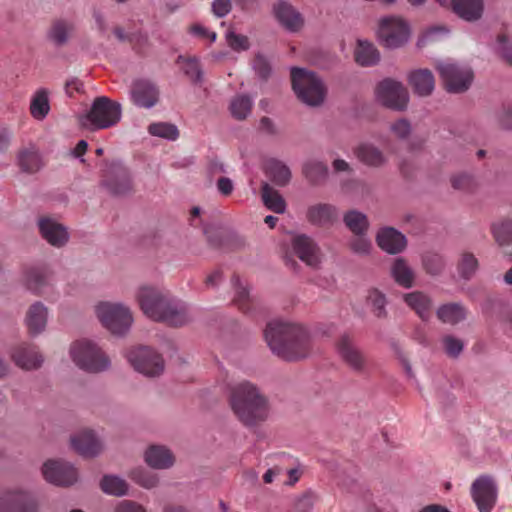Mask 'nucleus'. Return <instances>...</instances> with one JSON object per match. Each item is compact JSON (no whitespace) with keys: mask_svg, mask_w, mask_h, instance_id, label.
<instances>
[{"mask_svg":"<svg viewBox=\"0 0 512 512\" xmlns=\"http://www.w3.org/2000/svg\"><path fill=\"white\" fill-rule=\"evenodd\" d=\"M49 321V309L40 301L32 303L26 310L24 325L30 336L36 337L45 332Z\"/></svg>","mask_w":512,"mask_h":512,"instance_id":"nucleus-18","label":"nucleus"},{"mask_svg":"<svg viewBox=\"0 0 512 512\" xmlns=\"http://www.w3.org/2000/svg\"><path fill=\"white\" fill-rule=\"evenodd\" d=\"M253 104L252 97L246 94H238L230 100L229 111L233 118L244 120L251 114Z\"/></svg>","mask_w":512,"mask_h":512,"instance_id":"nucleus-37","label":"nucleus"},{"mask_svg":"<svg viewBox=\"0 0 512 512\" xmlns=\"http://www.w3.org/2000/svg\"><path fill=\"white\" fill-rule=\"evenodd\" d=\"M495 50L505 61L512 65V42L506 36L497 38Z\"/></svg>","mask_w":512,"mask_h":512,"instance_id":"nucleus-56","label":"nucleus"},{"mask_svg":"<svg viewBox=\"0 0 512 512\" xmlns=\"http://www.w3.org/2000/svg\"><path fill=\"white\" fill-rule=\"evenodd\" d=\"M253 69L261 78H266L271 72V66L268 59L261 55L257 54L253 60Z\"/></svg>","mask_w":512,"mask_h":512,"instance_id":"nucleus-58","label":"nucleus"},{"mask_svg":"<svg viewBox=\"0 0 512 512\" xmlns=\"http://www.w3.org/2000/svg\"><path fill=\"white\" fill-rule=\"evenodd\" d=\"M375 98L387 108L402 111L408 106L409 93L401 82L387 78L377 84Z\"/></svg>","mask_w":512,"mask_h":512,"instance_id":"nucleus-10","label":"nucleus"},{"mask_svg":"<svg viewBox=\"0 0 512 512\" xmlns=\"http://www.w3.org/2000/svg\"><path fill=\"white\" fill-rule=\"evenodd\" d=\"M226 41L228 46L234 51H246L250 47L249 39L247 36L237 34L232 30L227 31Z\"/></svg>","mask_w":512,"mask_h":512,"instance_id":"nucleus-53","label":"nucleus"},{"mask_svg":"<svg viewBox=\"0 0 512 512\" xmlns=\"http://www.w3.org/2000/svg\"><path fill=\"white\" fill-rule=\"evenodd\" d=\"M441 6L450 7L461 19L473 22L481 18L483 0H436Z\"/></svg>","mask_w":512,"mask_h":512,"instance_id":"nucleus-22","label":"nucleus"},{"mask_svg":"<svg viewBox=\"0 0 512 512\" xmlns=\"http://www.w3.org/2000/svg\"><path fill=\"white\" fill-rule=\"evenodd\" d=\"M218 192L223 196H228L234 190L233 181L227 177H220L216 182Z\"/></svg>","mask_w":512,"mask_h":512,"instance_id":"nucleus-62","label":"nucleus"},{"mask_svg":"<svg viewBox=\"0 0 512 512\" xmlns=\"http://www.w3.org/2000/svg\"><path fill=\"white\" fill-rule=\"evenodd\" d=\"M72 362L80 369L99 373L111 366V360L101 347L93 340L82 338L75 340L69 347Z\"/></svg>","mask_w":512,"mask_h":512,"instance_id":"nucleus-7","label":"nucleus"},{"mask_svg":"<svg viewBox=\"0 0 512 512\" xmlns=\"http://www.w3.org/2000/svg\"><path fill=\"white\" fill-rule=\"evenodd\" d=\"M261 197L264 205L277 214H283L286 211V202L282 195L273 189L268 183L262 185Z\"/></svg>","mask_w":512,"mask_h":512,"instance_id":"nucleus-38","label":"nucleus"},{"mask_svg":"<svg viewBox=\"0 0 512 512\" xmlns=\"http://www.w3.org/2000/svg\"><path fill=\"white\" fill-rule=\"evenodd\" d=\"M407 82L414 94L420 97L430 96L435 89L433 73L426 68H417L408 72Z\"/></svg>","mask_w":512,"mask_h":512,"instance_id":"nucleus-25","label":"nucleus"},{"mask_svg":"<svg viewBox=\"0 0 512 512\" xmlns=\"http://www.w3.org/2000/svg\"><path fill=\"white\" fill-rule=\"evenodd\" d=\"M50 110L49 100H48V93L46 90L41 89L38 90L30 104V112L31 115L38 120L44 119L48 112Z\"/></svg>","mask_w":512,"mask_h":512,"instance_id":"nucleus-40","label":"nucleus"},{"mask_svg":"<svg viewBox=\"0 0 512 512\" xmlns=\"http://www.w3.org/2000/svg\"><path fill=\"white\" fill-rule=\"evenodd\" d=\"M403 300L422 320L429 319L433 305L429 295L421 291H413L404 294Z\"/></svg>","mask_w":512,"mask_h":512,"instance_id":"nucleus-31","label":"nucleus"},{"mask_svg":"<svg viewBox=\"0 0 512 512\" xmlns=\"http://www.w3.org/2000/svg\"><path fill=\"white\" fill-rule=\"evenodd\" d=\"M37 228L42 239L54 248H62L70 240L68 228L53 217H39Z\"/></svg>","mask_w":512,"mask_h":512,"instance_id":"nucleus-15","label":"nucleus"},{"mask_svg":"<svg viewBox=\"0 0 512 512\" xmlns=\"http://www.w3.org/2000/svg\"><path fill=\"white\" fill-rule=\"evenodd\" d=\"M145 463L157 470H167L173 467L175 456L165 445L154 444L146 448L143 454Z\"/></svg>","mask_w":512,"mask_h":512,"instance_id":"nucleus-24","label":"nucleus"},{"mask_svg":"<svg viewBox=\"0 0 512 512\" xmlns=\"http://www.w3.org/2000/svg\"><path fill=\"white\" fill-rule=\"evenodd\" d=\"M354 59L362 67L375 66L380 62V52L372 42L358 39L354 48Z\"/></svg>","mask_w":512,"mask_h":512,"instance_id":"nucleus-30","label":"nucleus"},{"mask_svg":"<svg viewBox=\"0 0 512 512\" xmlns=\"http://www.w3.org/2000/svg\"><path fill=\"white\" fill-rule=\"evenodd\" d=\"M367 303L377 317L385 316L386 297L382 292L377 289L370 290L367 295Z\"/></svg>","mask_w":512,"mask_h":512,"instance_id":"nucleus-50","label":"nucleus"},{"mask_svg":"<svg viewBox=\"0 0 512 512\" xmlns=\"http://www.w3.org/2000/svg\"><path fill=\"white\" fill-rule=\"evenodd\" d=\"M493 235L501 246L512 243V220H504L493 225Z\"/></svg>","mask_w":512,"mask_h":512,"instance_id":"nucleus-48","label":"nucleus"},{"mask_svg":"<svg viewBox=\"0 0 512 512\" xmlns=\"http://www.w3.org/2000/svg\"><path fill=\"white\" fill-rule=\"evenodd\" d=\"M101 489L106 494L123 496L128 491V484L118 476L106 475L101 480Z\"/></svg>","mask_w":512,"mask_h":512,"instance_id":"nucleus-42","label":"nucleus"},{"mask_svg":"<svg viewBox=\"0 0 512 512\" xmlns=\"http://www.w3.org/2000/svg\"><path fill=\"white\" fill-rule=\"evenodd\" d=\"M423 266L427 273L438 275L444 268V260L440 255L429 254L423 258Z\"/></svg>","mask_w":512,"mask_h":512,"instance_id":"nucleus-54","label":"nucleus"},{"mask_svg":"<svg viewBox=\"0 0 512 512\" xmlns=\"http://www.w3.org/2000/svg\"><path fill=\"white\" fill-rule=\"evenodd\" d=\"M451 184L453 188L462 191H471L475 186L474 179L466 173L454 175L451 178Z\"/></svg>","mask_w":512,"mask_h":512,"instance_id":"nucleus-57","label":"nucleus"},{"mask_svg":"<svg viewBox=\"0 0 512 512\" xmlns=\"http://www.w3.org/2000/svg\"><path fill=\"white\" fill-rule=\"evenodd\" d=\"M305 177L313 184L325 180L328 174L327 166L318 160H308L303 166Z\"/></svg>","mask_w":512,"mask_h":512,"instance_id":"nucleus-41","label":"nucleus"},{"mask_svg":"<svg viewBox=\"0 0 512 512\" xmlns=\"http://www.w3.org/2000/svg\"><path fill=\"white\" fill-rule=\"evenodd\" d=\"M391 132L399 139H405L410 135L411 125L405 119H399L390 127Z\"/></svg>","mask_w":512,"mask_h":512,"instance_id":"nucleus-59","label":"nucleus"},{"mask_svg":"<svg viewBox=\"0 0 512 512\" xmlns=\"http://www.w3.org/2000/svg\"><path fill=\"white\" fill-rule=\"evenodd\" d=\"M50 272L40 265L24 267L21 273V283L29 291L38 294L49 284Z\"/></svg>","mask_w":512,"mask_h":512,"instance_id":"nucleus-26","label":"nucleus"},{"mask_svg":"<svg viewBox=\"0 0 512 512\" xmlns=\"http://www.w3.org/2000/svg\"><path fill=\"white\" fill-rule=\"evenodd\" d=\"M18 164L24 172L34 173L40 169L41 159L35 149H25L18 155Z\"/></svg>","mask_w":512,"mask_h":512,"instance_id":"nucleus-43","label":"nucleus"},{"mask_svg":"<svg viewBox=\"0 0 512 512\" xmlns=\"http://www.w3.org/2000/svg\"><path fill=\"white\" fill-rule=\"evenodd\" d=\"M343 221L347 228L354 234H366L369 222L366 215L357 210L348 211L344 217Z\"/></svg>","mask_w":512,"mask_h":512,"instance_id":"nucleus-39","label":"nucleus"},{"mask_svg":"<svg viewBox=\"0 0 512 512\" xmlns=\"http://www.w3.org/2000/svg\"><path fill=\"white\" fill-rule=\"evenodd\" d=\"M130 98L137 107L150 109L159 100V90L153 82L147 79H137L131 85Z\"/></svg>","mask_w":512,"mask_h":512,"instance_id":"nucleus-17","label":"nucleus"},{"mask_svg":"<svg viewBox=\"0 0 512 512\" xmlns=\"http://www.w3.org/2000/svg\"><path fill=\"white\" fill-rule=\"evenodd\" d=\"M441 342L445 354L450 358H458L464 350L463 340L454 335H445Z\"/></svg>","mask_w":512,"mask_h":512,"instance_id":"nucleus-49","label":"nucleus"},{"mask_svg":"<svg viewBox=\"0 0 512 512\" xmlns=\"http://www.w3.org/2000/svg\"><path fill=\"white\" fill-rule=\"evenodd\" d=\"M122 117L120 103L106 96L94 99L89 109L79 114L78 120L82 127L91 130L108 129L117 125Z\"/></svg>","mask_w":512,"mask_h":512,"instance_id":"nucleus-6","label":"nucleus"},{"mask_svg":"<svg viewBox=\"0 0 512 512\" xmlns=\"http://www.w3.org/2000/svg\"><path fill=\"white\" fill-rule=\"evenodd\" d=\"M137 301L143 313L154 321L164 322L170 326H182L191 320L187 305L158 287H139Z\"/></svg>","mask_w":512,"mask_h":512,"instance_id":"nucleus-3","label":"nucleus"},{"mask_svg":"<svg viewBox=\"0 0 512 512\" xmlns=\"http://www.w3.org/2000/svg\"><path fill=\"white\" fill-rule=\"evenodd\" d=\"M74 30V25L71 21L59 19L53 22L49 31L48 39L57 46L66 44Z\"/></svg>","mask_w":512,"mask_h":512,"instance_id":"nucleus-35","label":"nucleus"},{"mask_svg":"<svg viewBox=\"0 0 512 512\" xmlns=\"http://www.w3.org/2000/svg\"><path fill=\"white\" fill-rule=\"evenodd\" d=\"M292 250L299 259L306 265L317 267L321 261L320 251L314 240L305 235L300 234L292 238Z\"/></svg>","mask_w":512,"mask_h":512,"instance_id":"nucleus-20","label":"nucleus"},{"mask_svg":"<svg viewBox=\"0 0 512 512\" xmlns=\"http://www.w3.org/2000/svg\"><path fill=\"white\" fill-rule=\"evenodd\" d=\"M449 33V28L444 25L430 26L425 29L418 37L416 45L417 47L421 48L427 43L441 40L442 38L448 36Z\"/></svg>","mask_w":512,"mask_h":512,"instance_id":"nucleus-45","label":"nucleus"},{"mask_svg":"<svg viewBox=\"0 0 512 512\" xmlns=\"http://www.w3.org/2000/svg\"><path fill=\"white\" fill-rule=\"evenodd\" d=\"M497 485L486 475L478 477L471 485V497L479 512H491L497 501Z\"/></svg>","mask_w":512,"mask_h":512,"instance_id":"nucleus-14","label":"nucleus"},{"mask_svg":"<svg viewBox=\"0 0 512 512\" xmlns=\"http://www.w3.org/2000/svg\"><path fill=\"white\" fill-rule=\"evenodd\" d=\"M43 478L50 484L60 487L73 485L78 480L75 467L66 461L49 459L41 467Z\"/></svg>","mask_w":512,"mask_h":512,"instance_id":"nucleus-13","label":"nucleus"},{"mask_svg":"<svg viewBox=\"0 0 512 512\" xmlns=\"http://www.w3.org/2000/svg\"><path fill=\"white\" fill-rule=\"evenodd\" d=\"M274 15L279 23L287 30L296 32L304 24L301 14L289 3L279 1L273 7Z\"/></svg>","mask_w":512,"mask_h":512,"instance_id":"nucleus-28","label":"nucleus"},{"mask_svg":"<svg viewBox=\"0 0 512 512\" xmlns=\"http://www.w3.org/2000/svg\"><path fill=\"white\" fill-rule=\"evenodd\" d=\"M148 131L151 135L163 138L169 141L176 140L179 136L177 127L171 123L159 122L149 126Z\"/></svg>","mask_w":512,"mask_h":512,"instance_id":"nucleus-46","label":"nucleus"},{"mask_svg":"<svg viewBox=\"0 0 512 512\" xmlns=\"http://www.w3.org/2000/svg\"><path fill=\"white\" fill-rule=\"evenodd\" d=\"M230 406L241 423L254 426L265 421L269 414L266 397L250 382H240L233 386Z\"/></svg>","mask_w":512,"mask_h":512,"instance_id":"nucleus-4","label":"nucleus"},{"mask_svg":"<svg viewBox=\"0 0 512 512\" xmlns=\"http://www.w3.org/2000/svg\"><path fill=\"white\" fill-rule=\"evenodd\" d=\"M478 268V261L476 257L471 253H464L461 256L458 271L460 275L465 279H470Z\"/></svg>","mask_w":512,"mask_h":512,"instance_id":"nucleus-51","label":"nucleus"},{"mask_svg":"<svg viewBox=\"0 0 512 512\" xmlns=\"http://www.w3.org/2000/svg\"><path fill=\"white\" fill-rule=\"evenodd\" d=\"M356 158L366 166L381 167L387 162L382 150L370 142H362L354 148Z\"/></svg>","mask_w":512,"mask_h":512,"instance_id":"nucleus-29","label":"nucleus"},{"mask_svg":"<svg viewBox=\"0 0 512 512\" xmlns=\"http://www.w3.org/2000/svg\"><path fill=\"white\" fill-rule=\"evenodd\" d=\"M393 280L403 288H411L414 285L416 274L408 262L402 258H396L390 267Z\"/></svg>","mask_w":512,"mask_h":512,"instance_id":"nucleus-32","label":"nucleus"},{"mask_svg":"<svg viewBox=\"0 0 512 512\" xmlns=\"http://www.w3.org/2000/svg\"><path fill=\"white\" fill-rule=\"evenodd\" d=\"M93 311L101 326L115 336L126 335L134 322L130 307L123 302L102 300Z\"/></svg>","mask_w":512,"mask_h":512,"instance_id":"nucleus-5","label":"nucleus"},{"mask_svg":"<svg viewBox=\"0 0 512 512\" xmlns=\"http://www.w3.org/2000/svg\"><path fill=\"white\" fill-rule=\"evenodd\" d=\"M233 287L235 290L234 301L237 303L240 309L244 312H248L246 303L250 301L249 290L238 278L233 280Z\"/></svg>","mask_w":512,"mask_h":512,"instance_id":"nucleus-52","label":"nucleus"},{"mask_svg":"<svg viewBox=\"0 0 512 512\" xmlns=\"http://www.w3.org/2000/svg\"><path fill=\"white\" fill-rule=\"evenodd\" d=\"M127 360L139 373L154 377L164 371V360L159 353L149 347H136L127 352Z\"/></svg>","mask_w":512,"mask_h":512,"instance_id":"nucleus-11","label":"nucleus"},{"mask_svg":"<svg viewBox=\"0 0 512 512\" xmlns=\"http://www.w3.org/2000/svg\"><path fill=\"white\" fill-rule=\"evenodd\" d=\"M116 512H146V511L140 504H137L132 501L124 500V501H121L117 505Z\"/></svg>","mask_w":512,"mask_h":512,"instance_id":"nucleus-63","label":"nucleus"},{"mask_svg":"<svg viewBox=\"0 0 512 512\" xmlns=\"http://www.w3.org/2000/svg\"><path fill=\"white\" fill-rule=\"evenodd\" d=\"M291 80L295 94L303 103L316 107L324 102L327 88L317 74L303 68L293 67Z\"/></svg>","mask_w":512,"mask_h":512,"instance_id":"nucleus-8","label":"nucleus"},{"mask_svg":"<svg viewBox=\"0 0 512 512\" xmlns=\"http://www.w3.org/2000/svg\"><path fill=\"white\" fill-rule=\"evenodd\" d=\"M378 38L380 43L388 49L401 48L410 41V25L399 16L383 17L379 21Z\"/></svg>","mask_w":512,"mask_h":512,"instance_id":"nucleus-9","label":"nucleus"},{"mask_svg":"<svg viewBox=\"0 0 512 512\" xmlns=\"http://www.w3.org/2000/svg\"><path fill=\"white\" fill-rule=\"evenodd\" d=\"M440 77L450 93H462L466 91L473 80L472 71L452 61H442L437 64Z\"/></svg>","mask_w":512,"mask_h":512,"instance_id":"nucleus-12","label":"nucleus"},{"mask_svg":"<svg viewBox=\"0 0 512 512\" xmlns=\"http://www.w3.org/2000/svg\"><path fill=\"white\" fill-rule=\"evenodd\" d=\"M350 247L353 252L360 255H366L370 253L372 243L366 234H356L350 242Z\"/></svg>","mask_w":512,"mask_h":512,"instance_id":"nucleus-55","label":"nucleus"},{"mask_svg":"<svg viewBox=\"0 0 512 512\" xmlns=\"http://www.w3.org/2000/svg\"><path fill=\"white\" fill-rule=\"evenodd\" d=\"M305 218L312 225L329 227L339 219V209L330 203H313L307 207Z\"/></svg>","mask_w":512,"mask_h":512,"instance_id":"nucleus-19","label":"nucleus"},{"mask_svg":"<svg viewBox=\"0 0 512 512\" xmlns=\"http://www.w3.org/2000/svg\"><path fill=\"white\" fill-rule=\"evenodd\" d=\"M232 5L230 0H214L212 2V12L215 16L222 18L231 11Z\"/></svg>","mask_w":512,"mask_h":512,"instance_id":"nucleus-60","label":"nucleus"},{"mask_svg":"<svg viewBox=\"0 0 512 512\" xmlns=\"http://www.w3.org/2000/svg\"><path fill=\"white\" fill-rule=\"evenodd\" d=\"M104 185L110 193L122 195L131 190V178L126 169L114 168L110 177L105 180Z\"/></svg>","mask_w":512,"mask_h":512,"instance_id":"nucleus-33","label":"nucleus"},{"mask_svg":"<svg viewBox=\"0 0 512 512\" xmlns=\"http://www.w3.org/2000/svg\"><path fill=\"white\" fill-rule=\"evenodd\" d=\"M436 315L441 322L456 325L466 318L467 311L460 303H447L438 307Z\"/></svg>","mask_w":512,"mask_h":512,"instance_id":"nucleus-34","label":"nucleus"},{"mask_svg":"<svg viewBox=\"0 0 512 512\" xmlns=\"http://www.w3.org/2000/svg\"><path fill=\"white\" fill-rule=\"evenodd\" d=\"M70 443L72 448L84 457L97 456L103 449L101 439L89 429L81 430L74 434Z\"/></svg>","mask_w":512,"mask_h":512,"instance_id":"nucleus-21","label":"nucleus"},{"mask_svg":"<svg viewBox=\"0 0 512 512\" xmlns=\"http://www.w3.org/2000/svg\"><path fill=\"white\" fill-rule=\"evenodd\" d=\"M266 173L277 186H286L291 180V171L283 162L271 159L266 163Z\"/></svg>","mask_w":512,"mask_h":512,"instance_id":"nucleus-36","label":"nucleus"},{"mask_svg":"<svg viewBox=\"0 0 512 512\" xmlns=\"http://www.w3.org/2000/svg\"><path fill=\"white\" fill-rule=\"evenodd\" d=\"M264 337L273 354L287 361L305 358L310 351L307 331L295 323L272 320L267 324Z\"/></svg>","mask_w":512,"mask_h":512,"instance_id":"nucleus-1","label":"nucleus"},{"mask_svg":"<svg viewBox=\"0 0 512 512\" xmlns=\"http://www.w3.org/2000/svg\"><path fill=\"white\" fill-rule=\"evenodd\" d=\"M336 350L341 360L352 370L362 371L366 367V356L351 335L342 334L336 343Z\"/></svg>","mask_w":512,"mask_h":512,"instance_id":"nucleus-16","label":"nucleus"},{"mask_svg":"<svg viewBox=\"0 0 512 512\" xmlns=\"http://www.w3.org/2000/svg\"><path fill=\"white\" fill-rule=\"evenodd\" d=\"M177 64L181 67L183 72L194 82H200L202 78V72L200 65L196 58H189L180 55L177 58Z\"/></svg>","mask_w":512,"mask_h":512,"instance_id":"nucleus-47","label":"nucleus"},{"mask_svg":"<svg viewBox=\"0 0 512 512\" xmlns=\"http://www.w3.org/2000/svg\"><path fill=\"white\" fill-rule=\"evenodd\" d=\"M313 505H314V497L310 493L303 494L295 502L296 509L301 512L309 511L313 507Z\"/></svg>","mask_w":512,"mask_h":512,"instance_id":"nucleus-61","label":"nucleus"},{"mask_svg":"<svg viewBox=\"0 0 512 512\" xmlns=\"http://www.w3.org/2000/svg\"><path fill=\"white\" fill-rule=\"evenodd\" d=\"M131 479L145 489H152L159 483L156 473L150 472L143 467H137L130 471Z\"/></svg>","mask_w":512,"mask_h":512,"instance_id":"nucleus-44","label":"nucleus"},{"mask_svg":"<svg viewBox=\"0 0 512 512\" xmlns=\"http://www.w3.org/2000/svg\"><path fill=\"white\" fill-rule=\"evenodd\" d=\"M11 358L18 367L25 370L37 369L44 362V357L38 349L27 343L15 346Z\"/></svg>","mask_w":512,"mask_h":512,"instance_id":"nucleus-23","label":"nucleus"},{"mask_svg":"<svg viewBox=\"0 0 512 512\" xmlns=\"http://www.w3.org/2000/svg\"><path fill=\"white\" fill-rule=\"evenodd\" d=\"M376 241L378 246L388 254L400 253L406 247V237L392 227L381 228L377 235Z\"/></svg>","mask_w":512,"mask_h":512,"instance_id":"nucleus-27","label":"nucleus"},{"mask_svg":"<svg viewBox=\"0 0 512 512\" xmlns=\"http://www.w3.org/2000/svg\"><path fill=\"white\" fill-rule=\"evenodd\" d=\"M83 84L78 78H71L66 81L65 91L71 96L74 92H78L82 89Z\"/></svg>","mask_w":512,"mask_h":512,"instance_id":"nucleus-64","label":"nucleus"},{"mask_svg":"<svg viewBox=\"0 0 512 512\" xmlns=\"http://www.w3.org/2000/svg\"><path fill=\"white\" fill-rule=\"evenodd\" d=\"M137 301L143 313L154 321L164 322L170 326H182L191 320L187 305L158 287H139Z\"/></svg>","mask_w":512,"mask_h":512,"instance_id":"nucleus-2","label":"nucleus"}]
</instances>
